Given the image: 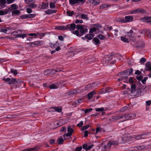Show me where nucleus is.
<instances>
[{"instance_id": "44", "label": "nucleus", "mask_w": 151, "mask_h": 151, "mask_svg": "<svg viewBox=\"0 0 151 151\" xmlns=\"http://www.w3.org/2000/svg\"><path fill=\"white\" fill-rule=\"evenodd\" d=\"M11 72L12 73H13L14 75H16L17 74V70H16L12 69L11 70Z\"/></svg>"}, {"instance_id": "10", "label": "nucleus", "mask_w": 151, "mask_h": 151, "mask_svg": "<svg viewBox=\"0 0 151 151\" xmlns=\"http://www.w3.org/2000/svg\"><path fill=\"white\" fill-rule=\"evenodd\" d=\"M48 7V3L47 4L44 2H42V4L39 5V7L40 9H47Z\"/></svg>"}, {"instance_id": "45", "label": "nucleus", "mask_w": 151, "mask_h": 151, "mask_svg": "<svg viewBox=\"0 0 151 151\" xmlns=\"http://www.w3.org/2000/svg\"><path fill=\"white\" fill-rule=\"evenodd\" d=\"M2 80L6 82H9H9H10V81L11 80V79L9 78H4L2 79Z\"/></svg>"}, {"instance_id": "60", "label": "nucleus", "mask_w": 151, "mask_h": 151, "mask_svg": "<svg viewBox=\"0 0 151 151\" xmlns=\"http://www.w3.org/2000/svg\"><path fill=\"white\" fill-rule=\"evenodd\" d=\"M89 125L84 126L82 128L81 130H84L88 129L89 127Z\"/></svg>"}, {"instance_id": "27", "label": "nucleus", "mask_w": 151, "mask_h": 151, "mask_svg": "<svg viewBox=\"0 0 151 151\" xmlns=\"http://www.w3.org/2000/svg\"><path fill=\"white\" fill-rule=\"evenodd\" d=\"M93 40L95 42L96 45H98L100 44V42L99 40L97 38H94L93 39Z\"/></svg>"}, {"instance_id": "19", "label": "nucleus", "mask_w": 151, "mask_h": 151, "mask_svg": "<svg viewBox=\"0 0 151 151\" xmlns=\"http://www.w3.org/2000/svg\"><path fill=\"white\" fill-rule=\"evenodd\" d=\"M119 144L118 142L117 141H114L113 140H111L109 141L108 143V145H117Z\"/></svg>"}, {"instance_id": "46", "label": "nucleus", "mask_w": 151, "mask_h": 151, "mask_svg": "<svg viewBox=\"0 0 151 151\" xmlns=\"http://www.w3.org/2000/svg\"><path fill=\"white\" fill-rule=\"evenodd\" d=\"M28 19L34 17L35 16V14H27Z\"/></svg>"}, {"instance_id": "35", "label": "nucleus", "mask_w": 151, "mask_h": 151, "mask_svg": "<svg viewBox=\"0 0 151 151\" xmlns=\"http://www.w3.org/2000/svg\"><path fill=\"white\" fill-rule=\"evenodd\" d=\"M36 147H34L33 148H28L23 150V151H32L36 150Z\"/></svg>"}, {"instance_id": "38", "label": "nucleus", "mask_w": 151, "mask_h": 151, "mask_svg": "<svg viewBox=\"0 0 151 151\" xmlns=\"http://www.w3.org/2000/svg\"><path fill=\"white\" fill-rule=\"evenodd\" d=\"M144 135H138L136 136L134 138L136 139H143L144 138V137L143 136Z\"/></svg>"}, {"instance_id": "58", "label": "nucleus", "mask_w": 151, "mask_h": 151, "mask_svg": "<svg viewBox=\"0 0 151 151\" xmlns=\"http://www.w3.org/2000/svg\"><path fill=\"white\" fill-rule=\"evenodd\" d=\"M130 149L131 151H138V149L137 147L131 148Z\"/></svg>"}, {"instance_id": "28", "label": "nucleus", "mask_w": 151, "mask_h": 151, "mask_svg": "<svg viewBox=\"0 0 151 151\" xmlns=\"http://www.w3.org/2000/svg\"><path fill=\"white\" fill-rule=\"evenodd\" d=\"M92 86L91 84H89L86 85L85 87V89L86 90L92 89Z\"/></svg>"}, {"instance_id": "21", "label": "nucleus", "mask_w": 151, "mask_h": 151, "mask_svg": "<svg viewBox=\"0 0 151 151\" xmlns=\"http://www.w3.org/2000/svg\"><path fill=\"white\" fill-rule=\"evenodd\" d=\"M57 11L55 10H48L45 11V13L47 14H50L52 13H56Z\"/></svg>"}, {"instance_id": "14", "label": "nucleus", "mask_w": 151, "mask_h": 151, "mask_svg": "<svg viewBox=\"0 0 151 151\" xmlns=\"http://www.w3.org/2000/svg\"><path fill=\"white\" fill-rule=\"evenodd\" d=\"M18 8L17 6L15 4L11 5L10 7L9 8L7 9L8 12L12 11L14 9H16Z\"/></svg>"}, {"instance_id": "47", "label": "nucleus", "mask_w": 151, "mask_h": 151, "mask_svg": "<svg viewBox=\"0 0 151 151\" xmlns=\"http://www.w3.org/2000/svg\"><path fill=\"white\" fill-rule=\"evenodd\" d=\"M51 72V70L50 69H48L45 70L44 72V74L45 75H47L49 74Z\"/></svg>"}, {"instance_id": "34", "label": "nucleus", "mask_w": 151, "mask_h": 151, "mask_svg": "<svg viewBox=\"0 0 151 151\" xmlns=\"http://www.w3.org/2000/svg\"><path fill=\"white\" fill-rule=\"evenodd\" d=\"M66 14L68 16H71L74 14V13L73 11H67Z\"/></svg>"}, {"instance_id": "15", "label": "nucleus", "mask_w": 151, "mask_h": 151, "mask_svg": "<svg viewBox=\"0 0 151 151\" xmlns=\"http://www.w3.org/2000/svg\"><path fill=\"white\" fill-rule=\"evenodd\" d=\"M145 34L148 37L151 38V30L149 29H145Z\"/></svg>"}, {"instance_id": "48", "label": "nucleus", "mask_w": 151, "mask_h": 151, "mask_svg": "<svg viewBox=\"0 0 151 151\" xmlns=\"http://www.w3.org/2000/svg\"><path fill=\"white\" fill-rule=\"evenodd\" d=\"M96 29L95 28L93 27L91 28L90 30L89 33L92 34L93 32H95L96 30Z\"/></svg>"}, {"instance_id": "61", "label": "nucleus", "mask_w": 151, "mask_h": 151, "mask_svg": "<svg viewBox=\"0 0 151 151\" xmlns=\"http://www.w3.org/2000/svg\"><path fill=\"white\" fill-rule=\"evenodd\" d=\"M148 78L147 77L144 78V79L142 81V83L143 84H145L146 83V81L147 79Z\"/></svg>"}, {"instance_id": "11", "label": "nucleus", "mask_w": 151, "mask_h": 151, "mask_svg": "<svg viewBox=\"0 0 151 151\" xmlns=\"http://www.w3.org/2000/svg\"><path fill=\"white\" fill-rule=\"evenodd\" d=\"M82 92L81 90L79 89H75L73 91H70L68 92L69 95H73V94H76Z\"/></svg>"}, {"instance_id": "20", "label": "nucleus", "mask_w": 151, "mask_h": 151, "mask_svg": "<svg viewBox=\"0 0 151 151\" xmlns=\"http://www.w3.org/2000/svg\"><path fill=\"white\" fill-rule=\"evenodd\" d=\"M93 37L94 35L93 34L90 33L89 34L86 35L85 36V37L89 40H91Z\"/></svg>"}, {"instance_id": "9", "label": "nucleus", "mask_w": 151, "mask_h": 151, "mask_svg": "<svg viewBox=\"0 0 151 151\" xmlns=\"http://www.w3.org/2000/svg\"><path fill=\"white\" fill-rule=\"evenodd\" d=\"M135 35V33L133 30H131L127 32V36L130 38L134 37Z\"/></svg>"}, {"instance_id": "12", "label": "nucleus", "mask_w": 151, "mask_h": 151, "mask_svg": "<svg viewBox=\"0 0 151 151\" xmlns=\"http://www.w3.org/2000/svg\"><path fill=\"white\" fill-rule=\"evenodd\" d=\"M129 136H128V135L126 134H124L122 138V140L124 142H127L129 140Z\"/></svg>"}, {"instance_id": "40", "label": "nucleus", "mask_w": 151, "mask_h": 151, "mask_svg": "<svg viewBox=\"0 0 151 151\" xmlns=\"http://www.w3.org/2000/svg\"><path fill=\"white\" fill-rule=\"evenodd\" d=\"M20 13V12L18 10H14L12 12V15H14V14H18Z\"/></svg>"}, {"instance_id": "3", "label": "nucleus", "mask_w": 151, "mask_h": 151, "mask_svg": "<svg viewBox=\"0 0 151 151\" xmlns=\"http://www.w3.org/2000/svg\"><path fill=\"white\" fill-rule=\"evenodd\" d=\"M122 119L124 118V119L122 121H125L129 119H130L133 118L136 116V114L134 113H132L126 115H122Z\"/></svg>"}, {"instance_id": "43", "label": "nucleus", "mask_w": 151, "mask_h": 151, "mask_svg": "<svg viewBox=\"0 0 151 151\" xmlns=\"http://www.w3.org/2000/svg\"><path fill=\"white\" fill-rule=\"evenodd\" d=\"M128 107H127V106H125L123 107V108H122L120 110V111L121 112H124V111H126V110H128Z\"/></svg>"}, {"instance_id": "16", "label": "nucleus", "mask_w": 151, "mask_h": 151, "mask_svg": "<svg viewBox=\"0 0 151 151\" xmlns=\"http://www.w3.org/2000/svg\"><path fill=\"white\" fill-rule=\"evenodd\" d=\"M122 115H118L112 116V119H111L114 121L119 120L121 119H122Z\"/></svg>"}, {"instance_id": "18", "label": "nucleus", "mask_w": 151, "mask_h": 151, "mask_svg": "<svg viewBox=\"0 0 151 151\" xmlns=\"http://www.w3.org/2000/svg\"><path fill=\"white\" fill-rule=\"evenodd\" d=\"M96 94L95 91H93L90 93H89L87 95V97L88 99H91L93 96L94 95Z\"/></svg>"}, {"instance_id": "22", "label": "nucleus", "mask_w": 151, "mask_h": 151, "mask_svg": "<svg viewBox=\"0 0 151 151\" xmlns=\"http://www.w3.org/2000/svg\"><path fill=\"white\" fill-rule=\"evenodd\" d=\"M110 4H102L100 7V9H103L107 7H109Z\"/></svg>"}, {"instance_id": "32", "label": "nucleus", "mask_w": 151, "mask_h": 151, "mask_svg": "<svg viewBox=\"0 0 151 151\" xmlns=\"http://www.w3.org/2000/svg\"><path fill=\"white\" fill-rule=\"evenodd\" d=\"M7 9L5 11L3 10L0 11V15H3L5 14H6L8 12Z\"/></svg>"}, {"instance_id": "5", "label": "nucleus", "mask_w": 151, "mask_h": 151, "mask_svg": "<svg viewBox=\"0 0 151 151\" xmlns=\"http://www.w3.org/2000/svg\"><path fill=\"white\" fill-rule=\"evenodd\" d=\"M146 11L144 9L139 8L134 10H133L130 12V14H133L136 13H145Z\"/></svg>"}, {"instance_id": "49", "label": "nucleus", "mask_w": 151, "mask_h": 151, "mask_svg": "<svg viewBox=\"0 0 151 151\" xmlns=\"http://www.w3.org/2000/svg\"><path fill=\"white\" fill-rule=\"evenodd\" d=\"M98 37L101 40H104L105 38V37L101 34L99 35Z\"/></svg>"}, {"instance_id": "63", "label": "nucleus", "mask_w": 151, "mask_h": 151, "mask_svg": "<svg viewBox=\"0 0 151 151\" xmlns=\"http://www.w3.org/2000/svg\"><path fill=\"white\" fill-rule=\"evenodd\" d=\"M82 149V147L81 146L80 147H77L76 149L75 150L76 151H81Z\"/></svg>"}, {"instance_id": "37", "label": "nucleus", "mask_w": 151, "mask_h": 151, "mask_svg": "<svg viewBox=\"0 0 151 151\" xmlns=\"http://www.w3.org/2000/svg\"><path fill=\"white\" fill-rule=\"evenodd\" d=\"M16 84V78H12L11 81L9 83V84L11 85L12 84Z\"/></svg>"}, {"instance_id": "42", "label": "nucleus", "mask_w": 151, "mask_h": 151, "mask_svg": "<svg viewBox=\"0 0 151 151\" xmlns=\"http://www.w3.org/2000/svg\"><path fill=\"white\" fill-rule=\"evenodd\" d=\"M56 1H54V3L52 2L50 3V8H54L55 7V4L56 3Z\"/></svg>"}, {"instance_id": "23", "label": "nucleus", "mask_w": 151, "mask_h": 151, "mask_svg": "<svg viewBox=\"0 0 151 151\" xmlns=\"http://www.w3.org/2000/svg\"><path fill=\"white\" fill-rule=\"evenodd\" d=\"M52 108L58 112H60L62 111V109L61 106L54 107Z\"/></svg>"}, {"instance_id": "26", "label": "nucleus", "mask_w": 151, "mask_h": 151, "mask_svg": "<svg viewBox=\"0 0 151 151\" xmlns=\"http://www.w3.org/2000/svg\"><path fill=\"white\" fill-rule=\"evenodd\" d=\"M55 29H60V30H66V27H65L64 26H57L55 28Z\"/></svg>"}, {"instance_id": "56", "label": "nucleus", "mask_w": 151, "mask_h": 151, "mask_svg": "<svg viewBox=\"0 0 151 151\" xmlns=\"http://www.w3.org/2000/svg\"><path fill=\"white\" fill-rule=\"evenodd\" d=\"M82 101H82V99H78V100H77V101H76V105H79L80 103H81L82 102Z\"/></svg>"}, {"instance_id": "36", "label": "nucleus", "mask_w": 151, "mask_h": 151, "mask_svg": "<svg viewBox=\"0 0 151 151\" xmlns=\"http://www.w3.org/2000/svg\"><path fill=\"white\" fill-rule=\"evenodd\" d=\"M121 39L122 41L128 43L129 42L128 39L126 38L125 37H122L121 38Z\"/></svg>"}, {"instance_id": "33", "label": "nucleus", "mask_w": 151, "mask_h": 151, "mask_svg": "<svg viewBox=\"0 0 151 151\" xmlns=\"http://www.w3.org/2000/svg\"><path fill=\"white\" fill-rule=\"evenodd\" d=\"M138 149V151H141L145 148V147L144 145H141L137 147Z\"/></svg>"}, {"instance_id": "17", "label": "nucleus", "mask_w": 151, "mask_h": 151, "mask_svg": "<svg viewBox=\"0 0 151 151\" xmlns=\"http://www.w3.org/2000/svg\"><path fill=\"white\" fill-rule=\"evenodd\" d=\"M141 21L147 22H151V17H144L141 19Z\"/></svg>"}, {"instance_id": "25", "label": "nucleus", "mask_w": 151, "mask_h": 151, "mask_svg": "<svg viewBox=\"0 0 151 151\" xmlns=\"http://www.w3.org/2000/svg\"><path fill=\"white\" fill-rule=\"evenodd\" d=\"M131 93H134V92L136 90V85L134 84H132L131 86Z\"/></svg>"}, {"instance_id": "55", "label": "nucleus", "mask_w": 151, "mask_h": 151, "mask_svg": "<svg viewBox=\"0 0 151 151\" xmlns=\"http://www.w3.org/2000/svg\"><path fill=\"white\" fill-rule=\"evenodd\" d=\"M49 87L51 89H55L57 88V86L55 84H52L50 85Z\"/></svg>"}, {"instance_id": "57", "label": "nucleus", "mask_w": 151, "mask_h": 151, "mask_svg": "<svg viewBox=\"0 0 151 151\" xmlns=\"http://www.w3.org/2000/svg\"><path fill=\"white\" fill-rule=\"evenodd\" d=\"M92 110V108L87 109L85 110L84 112L85 114H86L88 112H90Z\"/></svg>"}, {"instance_id": "50", "label": "nucleus", "mask_w": 151, "mask_h": 151, "mask_svg": "<svg viewBox=\"0 0 151 151\" xmlns=\"http://www.w3.org/2000/svg\"><path fill=\"white\" fill-rule=\"evenodd\" d=\"M20 17L22 19H28L27 14L26 15H22L20 16Z\"/></svg>"}, {"instance_id": "51", "label": "nucleus", "mask_w": 151, "mask_h": 151, "mask_svg": "<svg viewBox=\"0 0 151 151\" xmlns=\"http://www.w3.org/2000/svg\"><path fill=\"white\" fill-rule=\"evenodd\" d=\"M104 108L102 107L100 108H96L95 110L97 111H102L104 110Z\"/></svg>"}, {"instance_id": "29", "label": "nucleus", "mask_w": 151, "mask_h": 151, "mask_svg": "<svg viewBox=\"0 0 151 151\" xmlns=\"http://www.w3.org/2000/svg\"><path fill=\"white\" fill-rule=\"evenodd\" d=\"M32 3L31 4L28 6H27L26 7H30L32 8L36 7L37 6V4H35L34 3Z\"/></svg>"}, {"instance_id": "13", "label": "nucleus", "mask_w": 151, "mask_h": 151, "mask_svg": "<svg viewBox=\"0 0 151 151\" xmlns=\"http://www.w3.org/2000/svg\"><path fill=\"white\" fill-rule=\"evenodd\" d=\"M145 70L146 71H151V63L149 62H147L146 64Z\"/></svg>"}, {"instance_id": "53", "label": "nucleus", "mask_w": 151, "mask_h": 151, "mask_svg": "<svg viewBox=\"0 0 151 151\" xmlns=\"http://www.w3.org/2000/svg\"><path fill=\"white\" fill-rule=\"evenodd\" d=\"M124 19L122 18H120L118 19V20H117V22L121 23H125V22H124Z\"/></svg>"}, {"instance_id": "8", "label": "nucleus", "mask_w": 151, "mask_h": 151, "mask_svg": "<svg viewBox=\"0 0 151 151\" xmlns=\"http://www.w3.org/2000/svg\"><path fill=\"white\" fill-rule=\"evenodd\" d=\"M133 18L132 16H126L124 18V22H125V23H127L128 22H130L133 21Z\"/></svg>"}, {"instance_id": "24", "label": "nucleus", "mask_w": 151, "mask_h": 151, "mask_svg": "<svg viewBox=\"0 0 151 151\" xmlns=\"http://www.w3.org/2000/svg\"><path fill=\"white\" fill-rule=\"evenodd\" d=\"M58 141L59 144H62L64 141L62 137V136H60L59 137L58 139Z\"/></svg>"}, {"instance_id": "62", "label": "nucleus", "mask_w": 151, "mask_h": 151, "mask_svg": "<svg viewBox=\"0 0 151 151\" xmlns=\"http://www.w3.org/2000/svg\"><path fill=\"white\" fill-rule=\"evenodd\" d=\"M75 23H82L83 22V21L82 20H76L75 21Z\"/></svg>"}, {"instance_id": "52", "label": "nucleus", "mask_w": 151, "mask_h": 151, "mask_svg": "<svg viewBox=\"0 0 151 151\" xmlns=\"http://www.w3.org/2000/svg\"><path fill=\"white\" fill-rule=\"evenodd\" d=\"M26 2V3L27 4L30 5V4H31L32 3H35V1H33V0H27V1H25Z\"/></svg>"}, {"instance_id": "64", "label": "nucleus", "mask_w": 151, "mask_h": 151, "mask_svg": "<svg viewBox=\"0 0 151 151\" xmlns=\"http://www.w3.org/2000/svg\"><path fill=\"white\" fill-rule=\"evenodd\" d=\"M55 142V140L53 139H50L49 141L51 145L53 144Z\"/></svg>"}, {"instance_id": "54", "label": "nucleus", "mask_w": 151, "mask_h": 151, "mask_svg": "<svg viewBox=\"0 0 151 151\" xmlns=\"http://www.w3.org/2000/svg\"><path fill=\"white\" fill-rule=\"evenodd\" d=\"M83 124V122L82 121H81L80 122L79 124H78L77 125V126L78 127H82Z\"/></svg>"}, {"instance_id": "31", "label": "nucleus", "mask_w": 151, "mask_h": 151, "mask_svg": "<svg viewBox=\"0 0 151 151\" xmlns=\"http://www.w3.org/2000/svg\"><path fill=\"white\" fill-rule=\"evenodd\" d=\"M31 45L33 44L34 45H36L38 46L41 45V42L40 41H37L34 42H31L30 43Z\"/></svg>"}, {"instance_id": "2", "label": "nucleus", "mask_w": 151, "mask_h": 151, "mask_svg": "<svg viewBox=\"0 0 151 151\" xmlns=\"http://www.w3.org/2000/svg\"><path fill=\"white\" fill-rule=\"evenodd\" d=\"M132 44L135 47L139 49L143 48L145 46L144 42L140 40L133 42Z\"/></svg>"}, {"instance_id": "59", "label": "nucleus", "mask_w": 151, "mask_h": 151, "mask_svg": "<svg viewBox=\"0 0 151 151\" xmlns=\"http://www.w3.org/2000/svg\"><path fill=\"white\" fill-rule=\"evenodd\" d=\"M64 37L63 36L60 35L58 36V39L60 40L63 41L64 40Z\"/></svg>"}, {"instance_id": "30", "label": "nucleus", "mask_w": 151, "mask_h": 151, "mask_svg": "<svg viewBox=\"0 0 151 151\" xmlns=\"http://www.w3.org/2000/svg\"><path fill=\"white\" fill-rule=\"evenodd\" d=\"M81 18L82 19H85L86 20H88V17L87 15H85L84 14H81Z\"/></svg>"}, {"instance_id": "7", "label": "nucleus", "mask_w": 151, "mask_h": 151, "mask_svg": "<svg viewBox=\"0 0 151 151\" xmlns=\"http://www.w3.org/2000/svg\"><path fill=\"white\" fill-rule=\"evenodd\" d=\"M76 27V25L74 24H71L70 25H68L66 26V29H69L70 31H73L75 29Z\"/></svg>"}, {"instance_id": "6", "label": "nucleus", "mask_w": 151, "mask_h": 151, "mask_svg": "<svg viewBox=\"0 0 151 151\" xmlns=\"http://www.w3.org/2000/svg\"><path fill=\"white\" fill-rule=\"evenodd\" d=\"M67 131L68 133L65 134H64L63 135V137H65V136L67 137L71 136L72 135V133L73 132L74 130L72 128L70 127H68Z\"/></svg>"}, {"instance_id": "41", "label": "nucleus", "mask_w": 151, "mask_h": 151, "mask_svg": "<svg viewBox=\"0 0 151 151\" xmlns=\"http://www.w3.org/2000/svg\"><path fill=\"white\" fill-rule=\"evenodd\" d=\"M77 0H69L70 4L71 5L75 4L78 3Z\"/></svg>"}, {"instance_id": "39", "label": "nucleus", "mask_w": 151, "mask_h": 151, "mask_svg": "<svg viewBox=\"0 0 151 151\" xmlns=\"http://www.w3.org/2000/svg\"><path fill=\"white\" fill-rule=\"evenodd\" d=\"M6 3L5 0H0V6H3Z\"/></svg>"}, {"instance_id": "1", "label": "nucleus", "mask_w": 151, "mask_h": 151, "mask_svg": "<svg viewBox=\"0 0 151 151\" xmlns=\"http://www.w3.org/2000/svg\"><path fill=\"white\" fill-rule=\"evenodd\" d=\"M76 28L80 31V33L78 30L73 31V33L78 36H81L88 31V29L85 27L84 25H77Z\"/></svg>"}, {"instance_id": "4", "label": "nucleus", "mask_w": 151, "mask_h": 151, "mask_svg": "<svg viewBox=\"0 0 151 151\" xmlns=\"http://www.w3.org/2000/svg\"><path fill=\"white\" fill-rule=\"evenodd\" d=\"M133 71V70L132 68L128 69L122 72L119 73V74L121 76H128L129 75L131 74Z\"/></svg>"}]
</instances>
